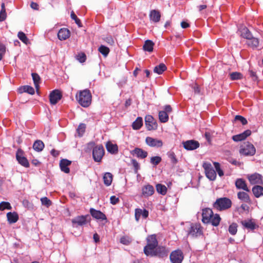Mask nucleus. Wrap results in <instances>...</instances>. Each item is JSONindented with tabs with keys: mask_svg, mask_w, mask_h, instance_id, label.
I'll list each match as a JSON object with an SVG mask.
<instances>
[{
	"mask_svg": "<svg viewBox=\"0 0 263 263\" xmlns=\"http://www.w3.org/2000/svg\"><path fill=\"white\" fill-rule=\"evenodd\" d=\"M16 159L22 166L27 168L29 167V162L24 156V152L21 148H18L16 151Z\"/></svg>",
	"mask_w": 263,
	"mask_h": 263,
	"instance_id": "1a4fd4ad",
	"label": "nucleus"
},
{
	"mask_svg": "<svg viewBox=\"0 0 263 263\" xmlns=\"http://www.w3.org/2000/svg\"><path fill=\"white\" fill-rule=\"evenodd\" d=\"M167 68L165 65L163 63H161L159 65L155 67L154 72L158 74H161Z\"/></svg>",
	"mask_w": 263,
	"mask_h": 263,
	"instance_id": "e433bc0d",
	"label": "nucleus"
},
{
	"mask_svg": "<svg viewBox=\"0 0 263 263\" xmlns=\"http://www.w3.org/2000/svg\"><path fill=\"white\" fill-rule=\"evenodd\" d=\"M156 190L159 194L164 195L166 194L167 188L164 185L157 184L156 186Z\"/></svg>",
	"mask_w": 263,
	"mask_h": 263,
	"instance_id": "79ce46f5",
	"label": "nucleus"
},
{
	"mask_svg": "<svg viewBox=\"0 0 263 263\" xmlns=\"http://www.w3.org/2000/svg\"><path fill=\"white\" fill-rule=\"evenodd\" d=\"M145 142L151 147H161L163 145V142L161 140L155 139L150 137H147L146 138Z\"/></svg>",
	"mask_w": 263,
	"mask_h": 263,
	"instance_id": "2eb2a0df",
	"label": "nucleus"
},
{
	"mask_svg": "<svg viewBox=\"0 0 263 263\" xmlns=\"http://www.w3.org/2000/svg\"><path fill=\"white\" fill-rule=\"evenodd\" d=\"M159 119L161 123H166L168 120V114L163 110L159 112Z\"/></svg>",
	"mask_w": 263,
	"mask_h": 263,
	"instance_id": "58836bf2",
	"label": "nucleus"
},
{
	"mask_svg": "<svg viewBox=\"0 0 263 263\" xmlns=\"http://www.w3.org/2000/svg\"><path fill=\"white\" fill-rule=\"evenodd\" d=\"M221 220V218L219 214H216L215 215H213L211 217V220H210V222L213 226L217 227L219 225L220 221Z\"/></svg>",
	"mask_w": 263,
	"mask_h": 263,
	"instance_id": "ea45409f",
	"label": "nucleus"
},
{
	"mask_svg": "<svg viewBox=\"0 0 263 263\" xmlns=\"http://www.w3.org/2000/svg\"><path fill=\"white\" fill-rule=\"evenodd\" d=\"M7 14L6 11H0V22H3L5 21L6 18Z\"/></svg>",
	"mask_w": 263,
	"mask_h": 263,
	"instance_id": "69168bd1",
	"label": "nucleus"
},
{
	"mask_svg": "<svg viewBox=\"0 0 263 263\" xmlns=\"http://www.w3.org/2000/svg\"><path fill=\"white\" fill-rule=\"evenodd\" d=\"M249 73L250 77L252 78L253 81H257L258 77H257L255 72L253 71L252 70H249Z\"/></svg>",
	"mask_w": 263,
	"mask_h": 263,
	"instance_id": "e2e57ef3",
	"label": "nucleus"
},
{
	"mask_svg": "<svg viewBox=\"0 0 263 263\" xmlns=\"http://www.w3.org/2000/svg\"><path fill=\"white\" fill-rule=\"evenodd\" d=\"M187 235L192 237H197L202 235V227L200 223H192Z\"/></svg>",
	"mask_w": 263,
	"mask_h": 263,
	"instance_id": "6e6552de",
	"label": "nucleus"
},
{
	"mask_svg": "<svg viewBox=\"0 0 263 263\" xmlns=\"http://www.w3.org/2000/svg\"><path fill=\"white\" fill-rule=\"evenodd\" d=\"M30 7L34 10H39V5L36 3L33 2H31L30 4Z\"/></svg>",
	"mask_w": 263,
	"mask_h": 263,
	"instance_id": "774afa93",
	"label": "nucleus"
},
{
	"mask_svg": "<svg viewBox=\"0 0 263 263\" xmlns=\"http://www.w3.org/2000/svg\"><path fill=\"white\" fill-rule=\"evenodd\" d=\"M168 251L163 246H157L150 256L164 257L167 256Z\"/></svg>",
	"mask_w": 263,
	"mask_h": 263,
	"instance_id": "4468645a",
	"label": "nucleus"
},
{
	"mask_svg": "<svg viewBox=\"0 0 263 263\" xmlns=\"http://www.w3.org/2000/svg\"><path fill=\"white\" fill-rule=\"evenodd\" d=\"M104 183L106 186L111 184L112 181V175L110 173H106L103 176Z\"/></svg>",
	"mask_w": 263,
	"mask_h": 263,
	"instance_id": "4c0bfd02",
	"label": "nucleus"
},
{
	"mask_svg": "<svg viewBox=\"0 0 263 263\" xmlns=\"http://www.w3.org/2000/svg\"><path fill=\"white\" fill-rule=\"evenodd\" d=\"M105 154L102 145H98L93 147L92 149V157L95 162H100Z\"/></svg>",
	"mask_w": 263,
	"mask_h": 263,
	"instance_id": "0eeeda50",
	"label": "nucleus"
},
{
	"mask_svg": "<svg viewBox=\"0 0 263 263\" xmlns=\"http://www.w3.org/2000/svg\"><path fill=\"white\" fill-rule=\"evenodd\" d=\"M256 149L254 145L249 142H245L241 145L239 153L245 156H253L255 154Z\"/></svg>",
	"mask_w": 263,
	"mask_h": 263,
	"instance_id": "39448f33",
	"label": "nucleus"
},
{
	"mask_svg": "<svg viewBox=\"0 0 263 263\" xmlns=\"http://www.w3.org/2000/svg\"><path fill=\"white\" fill-rule=\"evenodd\" d=\"M213 215V212L212 209L210 208H205L202 210V221L204 223H209L211 220V217Z\"/></svg>",
	"mask_w": 263,
	"mask_h": 263,
	"instance_id": "dca6fc26",
	"label": "nucleus"
},
{
	"mask_svg": "<svg viewBox=\"0 0 263 263\" xmlns=\"http://www.w3.org/2000/svg\"><path fill=\"white\" fill-rule=\"evenodd\" d=\"M213 164H214V165L215 166L216 171L217 172L218 175L220 177H221V176H223V175H224L223 172V171L220 168V166L219 163L217 162H214L213 163Z\"/></svg>",
	"mask_w": 263,
	"mask_h": 263,
	"instance_id": "5fc2aeb1",
	"label": "nucleus"
},
{
	"mask_svg": "<svg viewBox=\"0 0 263 263\" xmlns=\"http://www.w3.org/2000/svg\"><path fill=\"white\" fill-rule=\"evenodd\" d=\"M145 124L148 130L156 129L157 124L154 118L151 115H146L145 117Z\"/></svg>",
	"mask_w": 263,
	"mask_h": 263,
	"instance_id": "f8f14e48",
	"label": "nucleus"
},
{
	"mask_svg": "<svg viewBox=\"0 0 263 263\" xmlns=\"http://www.w3.org/2000/svg\"><path fill=\"white\" fill-rule=\"evenodd\" d=\"M237 197L238 198L248 203H251V200L250 198L249 195L246 192H239L237 193Z\"/></svg>",
	"mask_w": 263,
	"mask_h": 263,
	"instance_id": "c756f323",
	"label": "nucleus"
},
{
	"mask_svg": "<svg viewBox=\"0 0 263 263\" xmlns=\"http://www.w3.org/2000/svg\"><path fill=\"white\" fill-rule=\"evenodd\" d=\"M7 220L9 223H14L18 220V215L16 212H8L7 214Z\"/></svg>",
	"mask_w": 263,
	"mask_h": 263,
	"instance_id": "c85d7f7f",
	"label": "nucleus"
},
{
	"mask_svg": "<svg viewBox=\"0 0 263 263\" xmlns=\"http://www.w3.org/2000/svg\"><path fill=\"white\" fill-rule=\"evenodd\" d=\"M249 41L248 44L252 47H257L259 44V41L257 38L254 37L252 36V37L248 39Z\"/></svg>",
	"mask_w": 263,
	"mask_h": 263,
	"instance_id": "de8ad7c7",
	"label": "nucleus"
},
{
	"mask_svg": "<svg viewBox=\"0 0 263 263\" xmlns=\"http://www.w3.org/2000/svg\"><path fill=\"white\" fill-rule=\"evenodd\" d=\"M183 147L187 151H193L198 148L200 144L198 141L194 140H190L182 142Z\"/></svg>",
	"mask_w": 263,
	"mask_h": 263,
	"instance_id": "ddd939ff",
	"label": "nucleus"
},
{
	"mask_svg": "<svg viewBox=\"0 0 263 263\" xmlns=\"http://www.w3.org/2000/svg\"><path fill=\"white\" fill-rule=\"evenodd\" d=\"M70 35V31L67 28H61L58 32V37L61 40H65L69 38Z\"/></svg>",
	"mask_w": 263,
	"mask_h": 263,
	"instance_id": "5701e85b",
	"label": "nucleus"
},
{
	"mask_svg": "<svg viewBox=\"0 0 263 263\" xmlns=\"http://www.w3.org/2000/svg\"><path fill=\"white\" fill-rule=\"evenodd\" d=\"M41 201L42 205L46 206L47 208L49 207L52 204L51 201L46 197L41 198Z\"/></svg>",
	"mask_w": 263,
	"mask_h": 263,
	"instance_id": "864d4df0",
	"label": "nucleus"
},
{
	"mask_svg": "<svg viewBox=\"0 0 263 263\" xmlns=\"http://www.w3.org/2000/svg\"><path fill=\"white\" fill-rule=\"evenodd\" d=\"M70 16L71 18L75 21V23L77 24L79 27H81L82 26L80 20L78 18L73 11L71 12Z\"/></svg>",
	"mask_w": 263,
	"mask_h": 263,
	"instance_id": "603ef678",
	"label": "nucleus"
},
{
	"mask_svg": "<svg viewBox=\"0 0 263 263\" xmlns=\"http://www.w3.org/2000/svg\"><path fill=\"white\" fill-rule=\"evenodd\" d=\"M107 151L111 154H117L118 152V146L112 144L111 142H107L106 144Z\"/></svg>",
	"mask_w": 263,
	"mask_h": 263,
	"instance_id": "7c9ffc66",
	"label": "nucleus"
},
{
	"mask_svg": "<svg viewBox=\"0 0 263 263\" xmlns=\"http://www.w3.org/2000/svg\"><path fill=\"white\" fill-rule=\"evenodd\" d=\"M240 35L247 40L250 39L252 37V34L249 30L246 27H243L241 28L240 30Z\"/></svg>",
	"mask_w": 263,
	"mask_h": 263,
	"instance_id": "c9c22d12",
	"label": "nucleus"
},
{
	"mask_svg": "<svg viewBox=\"0 0 263 263\" xmlns=\"http://www.w3.org/2000/svg\"><path fill=\"white\" fill-rule=\"evenodd\" d=\"M149 215L148 211L146 209H136L135 210V217L137 221H139L140 216H142L144 219L148 217Z\"/></svg>",
	"mask_w": 263,
	"mask_h": 263,
	"instance_id": "aec40b11",
	"label": "nucleus"
},
{
	"mask_svg": "<svg viewBox=\"0 0 263 263\" xmlns=\"http://www.w3.org/2000/svg\"><path fill=\"white\" fill-rule=\"evenodd\" d=\"M119 201V198L115 196H111L110 198V203L113 205L116 204Z\"/></svg>",
	"mask_w": 263,
	"mask_h": 263,
	"instance_id": "0e129e2a",
	"label": "nucleus"
},
{
	"mask_svg": "<svg viewBox=\"0 0 263 263\" xmlns=\"http://www.w3.org/2000/svg\"><path fill=\"white\" fill-rule=\"evenodd\" d=\"M146 245L144 247V253L147 256H151L158 245L156 235L153 234L148 235L146 238Z\"/></svg>",
	"mask_w": 263,
	"mask_h": 263,
	"instance_id": "f03ea898",
	"label": "nucleus"
},
{
	"mask_svg": "<svg viewBox=\"0 0 263 263\" xmlns=\"http://www.w3.org/2000/svg\"><path fill=\"white\" fill-rule=\"evenodd\" d=\"M167 155L173 164H175L177 163L178 160L174 152L170 151L167 153Z\"/></svg>",
	"mask_w": 263,
	"mask_h": 263,
	"instance_id": "09e8293b",
	"label": "nucleus"
},
{
	"mask_svg": "<svg viewBox=\"0 0 263 263\" xmlns=\"http://www.w3.org/2000/svg\"><path fill=\"white\" fill-rule=\"evenodd\" d=\"M232 206L231 200L227 197L219 198L213 203V207L216 210L221 211L230 208Z\"/></svg>",
	"mask_w": 263,
	"mask_h": 263,
	"instance_id": "7ed1b4c3",
	"label": "nucleus"
},
{
	"mask_svg": "<svg viewBox=\"0 0 263 263\" xmlns=\"http://www.w3.org/2000/svg\"><path fill=\"white\" fill-rule=\"evenodd\" d=\"M229 76L232 81L241 80L243 78L242 74L239 72H233L230 73Z\"/></svg>",
	"mask_w": 263,
	"mask_h": 263,
	"instance_id": "37998d69",
	"label": "nucleus"
},
{
	"mask_svg": "<svg viewBox=\"0 0 263 263\" xmlns=\"http://www.w3.org/2000/svg\"><path fill=\"white\" fill-rule=\"evenodd\" d=\"M77 59L80 63H84L86 60V54L84 52L79 53L77 56Z\"/></svg>",
	"mask_w": 263,
	"mask_h": 263,
	"instance_id": "13d9d810",
	"label": "nucleus"
},
{
	"mask_svg": "<svg viewBox=\"0 0 263 263\" xmlns=\"http://www.w3.org/2000/svg\"><path fill=\"white\" fill-rule=\"evenodd\" d=\"M162 159L160 156L152 157L150 159V162L153 165L156 166L161 161Z\"/></svg>",
	"mask_w": 263,
	"mask_h": 263,
	"instance_id": "3c124183",
	"label": "nucleus"
},
{
	"mask_svg": "<svg viewBox=\"0 0 263 263\" xmlns=\"http://www.w3.org/2000/svg\"><path fill=\"white\" fill-rule=\"evenodd\" d=\"M91 219L89 215L78 216L71 219L72 227L78 228L82 227L90 222Z\"/></svg>",
	"mask_w": 263,
	"mask_h": 263,
	"instance_id": "20e7f679",
	"label": "nucleus"
},
{
	"mask_svg": "<svg viewBox=\"0 0 263 263\" xmlns=\"http://www.w3.org/2000/svg\"><path fill=\"white\" fill-rule=\"evenodd\" d=\"M238 225L236 223H232L229 227L228 231L232 235H235L237 232Z\"/></svg>",
	"mask_w": 263,
	"mask_h": 263,
	"instance_id": "a18cd8bd",
	"label": "nucleus"
},
{
	"mask_svg": "<svg viewBox=\"0 0 263 263\" xmlns=\"http://www.w3.org/2000/svg\"><path fill=\"white\" fill-rule=\"evenodd\" d=\"M248 180L251 184H262L263 181L261 175L255 173L248 176Z\"/></svg>",
	"mask_w": 263,
	"mask_h": 263,
	"instance_id": "f3484780",
	"label": "nucleus"
},
{
	"mask_svg": "<svg viewBox=\"0 0 263 263\" xmlns=\"http://www.w3.org/2000/svg\"><path fill=\"white\" fill-rule=\"evenodd\" d=\"M18 92L20 93L27 92L30 95H32L33 94H34V89L32 86H30L29 85H24V86L20 87L18 88Z\"/></svg>",
	"mask_w": 263,
	"mask_h": 263,
	"instance_id": "bb28decb",
	"label": "nucleus"
},
{
	"mask_svg": "<svg viewBox=\"0 0 263 263\" xmlns=\"http://www.w3.org/2000/svg\"><path fill=\"white\" fill-rule=\"evenodd\" d=\"M161 17V14L159 11L153 10L151 11L149 13L150 20L155 23L159 22Z\"/></svg>",
	"mask_w": 263,
	"mask_h": 263,
	"instance_id": "cd10ccee",
	"label": "nucleus"
},
{
	"mask_svg": "<svg viewBox=\"0 0 263 263\" xmlns=\"http://www.w3.org/2000/svg\"><path fill=\"white\" fill-rule=\"evenodd\" d=\"M143 125V120L140 117H138L132 124V127L135 130L139 129Z\"/></svg>",
	"mask_w": 263,
	"mask_h": 263,
	"instance_id": "f704fd0d",
	"label": "nucleus"
},
{
	"mask_svg": "<svg viewBox=\"0 0 263 263\" xmlns=\"http://www.w3.org/2000/svg\"><path fill=\"white\" fill-rule=\"evenodd\" d=\"M71 163V161L67 159H62L60 162V166L61 171L66 174L70 172L68 166Z\"/></svg>",
	"mask_w": 263,
	"mask_h": 263,
	"instance_id": "393cba45",
	"label": "nucleus"
},
{
	"mask_svg": "<svg viewBox=\"0 0 263 263\" xmlns=\"http://www.w3.org/2000/svg\"><path fill=\"white\" fill-rule=\"evenodd\" d=\"M241 224L245 228L250 230L251 231H253L258 227V226L255 223V222L253 221L251 219L248 220H242L241 221Z\"/></svg>",
	"mask_w": 263,
	"mask_h": 263,
	"instance_id": "4be33fe9",
	"label": "nucleus"
},
{
	"mask_svg": "<svg viewBox=\"0 0 263 263\" xmlns=\"http://www.w3.org/2000/svg\"><path fill=\"white\" fill-rule=\"evenodd\" d=\"M98 51L104 57H107L109 52V49L107 47L101 45L98 48Z\"/></svg>",
	"mask_w": 263,
	"mask_h": 263,
	"instance_id": "49530a36",
	"label": "nucleus"
},
{
	"mask_svg": "<svg viewBox=\"0 0 263 263\" xmlns=\"http://www.w3.org/2000/svg\"><path fill=\"white\" fill-rule=\"evenodd\" d=\"M130 154L140 159H144L147 157L148 155V153L146 151L138 147H136L130 151Z\"/></svg>",
	"mask_w": 263,
	"mask_h": 263,
	"instance_id": "a211bd4d",
	"label": "nucleus"
},
{
	"mask_svg": "<svg viewBox=\"0 0 263 263\" xmlns=\"http://www.w3.org/2000/svg\"><path fill=\"white\" fill-rule=\"evenodd\" d=\"M49 101L52 105L56 104L62 98V94L60 90L54 89L49 94Z\"/></svg>",
	"mask_w": 263,
	"mask_h": 263,
	"instance_id": "9b49d317",
	"label": "nucleus"
},
{
	"mask_svg": "<svg viewBox=\"0 0 263 263\" xmlns=\"http://www.w3.org/2000/svg\"><path fill=\"white\" fill-rule=\"evenodd\" d=\"M44 147V144L42 141L36 140L33 145V149L36 152H41Z\"/></svg>",
	"mask_w": 263,
	"mask_h": 263,
	"instance_id": "72a5a7b5",
	"label": "nucleus"
},
{
	"mask_svg": "<svg viewBox=\"0 0 263 263\" xmlns=\"http://www.w3.org/2000/svg\"><path fill=\"white\" fill-rule=\"evenodd\" d=\"M76 98L79 103L83 107H88L91 103L92 96L88 89L80 90L78 92Z\"/></svg>",
	"mask_w": 263,
	"mask_h": 263,
	"instance_id": "f257e3e1",
	"label": "nucleus"
},
{
	"mask_svg": "<svg viewBox=\"0 0 263 263\" xmlns=\"http://www.w3.org/2000/svg\"><path fill=\"white\" fill-rule=\"evenodd\" d=\"M131 162L134 167L135 173H137L138 170L140 169V165L139 163L136 159H132L131 160Z\"/></svg>",
	"mask_w": 263,
	"mask_h": 263,
	"instance_id": "052dcab7",
	"label": "nucleus"
},
{
	"mask_svg": "<svg viewBox=\"0 0 263 263\" xmlns=\"http://www.w3.org/2000/svg\"><path fill=\"white\" fill-rule=\"evenodd\" d=\"M120 241L123 245H128L132 242V240L127 236H123L121 238Z\"/></svg>",
	"mask_w": 263,
	"mask_h": 263,
	"instance_id": "bf43d9fd",
	"label": "nucleus"
},
{
	"mask_svg": "<svg viewBox=\"0 0 263 263\" xmlns=\"http://www.w3.org/2000/svg\"><path fill=\"white\" fill-rule=\"evenodd\" d=\"M32 79L34 84V86L37 91L39 89L40 85L39 83L40 82V77L39 75L36 73H32L31 74Z\"/></svg>",
	"mask_w": 263,
	"mask_h": 263,
	"instance_id": "a19ab883",
	"label": "nucleus"
},
{
	"mask_svg": "<svg viewBox=\"0 0 263 263\" xmlns=\"http://www.w3.org/2000/svg\"><path fill=\"white\" fill-rule=\"evenodd\" d=\"M90 213L92 217L96 219L101 220L107 219V217L104 213L100 211L96 210L93 208H91L90 209Z\"/></svg>",
	"mask_w": 263,
	"mask_h": 263,
	"instance_id": "6ab92c4d",
	"label": "nucleus"
},
{
	"mask_svg": "<svg viewBox=\"0 0 263 263\" xmlns=\"http://www.w3.org/2000/svg\"><path fill=\"white\" fill-rule=\"evenodd\" d=\"M12 207L8 202L2 201L0 203V210L4 211L6 209L11 210Z\"/></svg>",
	"mask_w": 263,
	"mask_h": 263,
	"instance_id": "8fccbe9b",
	"label": "nucleus"
},
{
	"mask_svg": "<svg viewBox=\"0 0 263 263\" xmlns=\"http://www.w3.org/2000/svg\"><path fill=\"white\" fill-rule=\"evenodd\" d=\"M104 41H105L108 44L110 45H113L115 44V41L112 37L111 36H107L104 39Z\"/></svg>",
	"mask_w": 263,
	"mask_h": 263,
	"instance_id": "680f3d73",
	"label": "nucleus"
},
{
	"mask_svg": "<svg viewBox=\"0 0 263 263\" xmlns=\"http://www.w3.org/2000/svg\"><path fill=\"white\" fill-rule=\"evenodd\" d=\"M154 193V187L149 184L144 186L142 189V194L144 197H147L152 196Z\"/></svg>",
	"mask_w": 263,
	"mask_h": 263,
	"instance_id": "b1692460",
	"label": "nucleus"
},
{
	"mask_svg": "<svg viewBox=\"0 0 263 263\" xmlns=\"http://www.w3.org/2000/svg\"><path fill=\"white\" fill-rule=\"evenodd\" d=\"M164 110H163V111H166L167 112V114H170L172 111V108L170 105H166L164 106Z\"/></svg>",
	"mask_w": 263,
	"mask_h": 263,
	"instance_id": "338daca9",
	"label": "nucleus"
},
{
	"mask_svg": "<svg viewBox=\"0 0 263 263\" xmlns=\"http://www.w3.org/2000/svg\"><path fill=\"white\" fill-rule=\"evenodd\" d=\"M252 192L256 198L263 196V187L261 185H255L252 188Z\"/></svg>",
	"mask_w": 263,
	"mask_h": 263,
	"instance_id": "2f4dec72",
	"label": "nucleus"
},
{
	"mask_svg": "<svg viewBox=\"0 0 263 263\" xmlns=\"http://www.w3.org/2000/svg\"><path fill=\"white\" fill-rule=\"evenodd\" d=\"M154 43L149 40H146L143 46V49L148 52H152L153 51Z\"/></svg>",
	"mask_w": 263,
	"mask_h": 263,
	"instance_id": "473e14b6",
	"label": "nucleus"
},
{
	"mask_svg": "<svg viewBox=\"0 0 263 263\" xmlns=\"http://www.w3.org/2000/svg\"><path fill=\"white\" fill-rule=\"evenodd\" d=\"M86 128V125L84 123H81L78 128H77V132L80 136H82V135L85 132Z\"/></svg>",
	"mask_w": 263,
	"mask_h": 263,
	"instance_id": "6e6d98bb",
	"label": "nucleus"
},
{
	"mask_svg": "<svg viewBox=\"0 0 263 263\" xmlns=\"http://www.w3.org/2000/svg\"><path fill=\"white\" fill-rule=\"evenodd\" d=\"M202 167L204 170L206 177L210 180H215L216 178V173L212 164L210 162H204L202 164Z\"/></svg>",
	"mask_w": 263,
	"mask_h": 263,
	"instance_id": "423d86ee",
	"label": "nucleus"
},
{
	"mask_svg": "<svg viewBox=\"0 0 263 263\" xmlns=\"http://www.w3.org/2000/svg\"><path fill=\"white\" fill-rule=\"evenodd\" d=\"M172 263H181L183 258V254L181 250H177L173 251L170 256Z\"/></svg>",
	"mask_w": 263,
	"mask_h": 263,
	"instance_id": "9d476101",
	"label": "nucleus"
},
{
	"mask_svg": "<svg viewBox=\"0 0 263 263\" xmlns=\"http://www.w3.org/2000/svg\"><path fill=\"white\" fill-rule=\"evenodd\" d=\"M17 36L19 38V39L26 45L30 44L29 39L23 32H18L17 34Z\"/></svg>",
	"mask_w": 263,
	"mask_h": 263,
	"instance_id": "c03bdc74",
	"label": "nucleus"
},
{
	"mask_svg": "<svg viewBox=\"0 0 263 263\" xmlns=\"http://www.w3.org/2000/svg\"><path fill=\"white\" fill-rule=\"evenodd\" d=\"M251 134V131L250 129H247L240 134L233 136L232 138L235 142L241 141L246 139Z\"/></svg>",
	"mask_w": 263,
	"mask_h": 263,
	"instance_id": "412c9836",
	"label": "nucleus"
},
{
	"mask_svg": "<svg viewBox=\"0 0 263 263\" xmlns=\"http://www.w3.org/2000/svg\"><path fill=\"white\" fill-rule=\"evenodd\" d=\"M235 186L238 189H241L246 192H250L246 181L243 179H237L235 181Z\"/></svg>",
	"mask_w": 263,
	"mask_h": 263,
	"instance_id": "a878e982",
	"label": "nucleus"
},
{
	"mask_svg": "<svg viewBox=\"0 0 263 263\" xmlns=\"http://www.w3.org/2000/svg\"><path fill=\"white\" fill-rule=\"evenodd\" d=\"M234 120L240 121L242 125H246L248 123L247 119L243 117L240 115H236L235 117Z\"/></svg>",
	"mask_w": 263,
	"mask_h": 263,
	"instance_id": "4d7b16f0",
	"label": "nucleus"
}]
</instances>
